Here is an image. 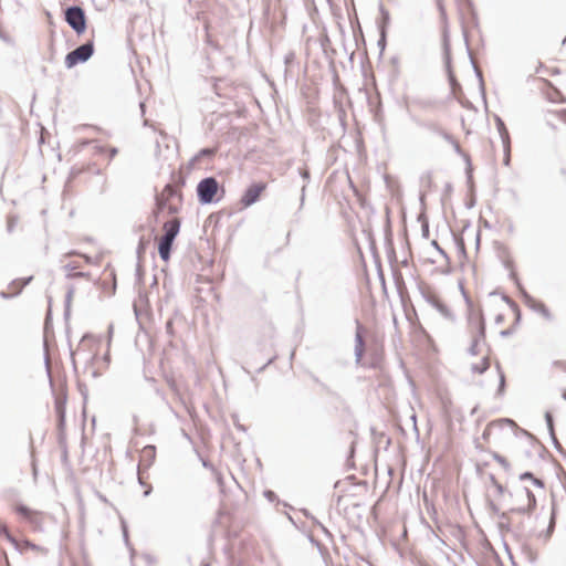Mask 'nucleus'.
Wrapping results in <instances>:
<instances>
[{"label": "nucleus", "instance_id": "9b49d317", "mask_svg": "<svg viewBox=\"0 0 566 566\" xmlns=\"http://www.w3.org/2000/svg\"><path fill=\"white\" fill-rule=\"evenodd\" d=\"M543 86L541 90L543 91L546 98L552 103H566V97L560 92L559 88L553 86L549 82L543 81Z\"/></svg>", "mask_w": 566, "mask_h": 566}, {"label": "nucleus", "instance_id": "f8f14e48", "mask_svg": "<svg viewBox=\"0 0 566 566\" xmlns=\"http://www.w3.org/2000/svg\"><path fill=\"white\" fill-rule=\"evenodd\" d=\"M499 130L503 140L504 150H505V165H509L510 163V151H511V142L510 136L506 127L504 126V123L499 119Z\"/></svg>", "mask_w": 566, "mask_h": 566}, {"label": "nucleus", "instance_id": "a211bd4d", "mask_svg": "<svg viewBox=\"0 0 566 566\" xmlns=\"http://www.w3.org/2000/svg\"><path fill=\"white\" fill-rule=\"evenodd\" d=\"M69 255H78L80 258H82L84 260L85 263L92 262V256L88 253L73 251V252H70Z\"/></svg>", "mask_w": 566, "mask_h": 566}, {"label": "nucleus", "instance_id": "423d86ee", "mask_svg": "<svg viewBox=\"0 0 566 566\" xmlns=\"http://www.w3.org/2000/svg\"><path fill=\"white\" fill-rule=\"evenodd\" d=\"M179 229L180 220L176 217L166 221L163 226L164 235L158 240V252L164 261H168L170 258V249Z\"/></svg>", "mask_w": 566, "mask_h": 566}, {"label": "nucleus", "instance_id": "9d476101", "mask_svg": "<svg viewBox=\"0 0 566 566\" xmlns=\"http://www.w3.org/2000/svg\"><path fill=\"white\" fill-rule=\"evenodd\" d=\"M65 20L77 34L83 33L86 29L85 14L80 7L69 8L65 12Z\"/></svg>", "mask_w": 566, "mask_h": 566}, {"label": "nucleus", "instance_id": "6ab92c4d", "mask_svg": "<svg viewBox=\"0 0 566 566\" xmlns=\"http://www.w3.org/2000/svg\"><path fill=\"white\" fill-rule=\"evenodd\" d=\"M90 150L93 155H98V156H102L105 151L103 148H101L98 146H92Z\"/></svg>", "mask_w": 566, "mask_h": 566}, {"label": "nucleus", "instance_id": "dca6fc26", "mask_svg": "<svg viewBox=\"0 0 566 566\" xmlns=\"http://www.w3.org/2000/svg\"><path fill=\"white\" fill-rule=\"evenodd\" d=\"M455 245L459 252V256L462 260H467V249L463 238L461 237H454Z\"/></svg>", "mask_w": 566, "mask_h": 566}, {"label": "nucleus", "instance_id": "39448f33", "mask_svg": "<svg viewBox=\"0 0 566 566\" xmlns=\"http://www.w3.org/2000/svg\"><path fill=\"white\" fill-rule=\"evenodd\" d=\"M182 206V196L171 185L164 187L157 196V214H176Z\"/></svg>", "mask_w": 566, "mask_h": 566}, {"label": "nucleus", "instance_id": "b1692460", "mask_svg": "<svg viewBox=\"0 0 566 566\" xmlns=\"http://www.w3.org/2000/svg\"><path fill=\"white\" fill-rule=\"evenodd\" d=\"M546 420H547L549 427H552V421L553 420H552V416L549 413H546Z\"/></svg>", "mask_w": 566, "mask_h": 566}, {"label": "nucleus", "instance_id": "393cba45", "mask_svg": "<svg viewBox=\"0 0 566 566\" xmlns=\"http://www.w3.org/2000/svg\"><path fill=\"white\" fill-rule=\"evenodd\" d=\"M201 154L202 155H210V154H212V151L210 149H202Z\"/></svg>", "mask_w": 566, "mask_h": 566}, {"label": "nucleus", "instance_id": "412c9836", "mask_svg": "<svg viewBox=\"0 0 566 566\" xmlns=\"http://www.w3.org/2000/svg\"><path fill=\"white\" fill-rule=\"evenodd\" d=\"M558 117L566 123V109L557 112Z\"/></svg>", "mask_w": 566, "mask_h": 566}, {"label": "nucleus", "instance_id": "aec40b11", "mask_svg": "<svg viewBox=\"0 0 566 566\" xmlns=\"http://www.w3.org/2000/svg\"><path fill=\"white\" fill-rule=\"evenodd\" d=\"M32 277H28L27 280H23V281H14L12 283V286H15V285H19L20 287L24 286L25 284H28L30 281H31Z\"/></svg>", "mask_w": 566, "mask_h": 566}, {"label": "nucleus", "instance_id": "cd10ccee", "mask_svg": "<svg viewBox=\"0 0 566 566\" xmlns=\"http://www.w3.org/2000/svg\"><path fill=\"white\" fill-rule=\"evenodd\" d=\"M44 128H41V142H44V135H43Z\"/></svg>", "mask_w": 566, "mask_h": 566}, {"label": "nucleus", "instance_id": "0eeeda50", "mask_svg": "<svg viewBox=\"0 0 566 566\" xmlns=\"http://www.w3.org/2000/svg\"><path fill=\"white\" fill-rule=\"evenodd\" d=\"M219 190L218 181L212 178L202 179L197 187L199 201L202 203H210L214 200Z\"/></svg>", "mask_w": 566, "mask_h": 566}, {"label": "nucleus", "instance_id": "f03ea898", "mask_svg": "<svg viewBox=\"0 0 566 566\" xmlns=\"http://www.w3.org/2000/svg\"><path fill=\"white\" fill-rule=\"evenodd\" d=\"M492 483L509 511L517 514L531 513L536 505V492L543 491L541 480L533 478L531 473H524L506 494L504 486L492 478Z\"/></svg>", "mask_w": 566, "mask_h": 566}, {"label": "nucleus", "instance_id": "4468645a", "mask_svg": "<svg viewBox=\"0 0 566 566\" xmlns=\"http://www.w3.org/2000/svg\"><path fill=\"white\" fill-rule=\"evenodd\" d=\"M363 332H364V328L361 325H358L357 326V331H356V346H355V353H356V357H357V360H360L365 354V342H364V337H363Z\"/></svg>", "mask_w": 566, "mask_h": 566}, {"label": "nucleus", "instance_id": "a878e982", "mask_svg": "<svg viewBox=\"0 0 566 566\" xmlns=\"http://www.w3.org/2000/svg\"><path fill=\"white\" fill-rule=\"evenodd\" d=\"M18 511L21 512L23 515L28 516V513L23 507H19Z\"/></svg>", "mask_w": 566, "mask_h": 566}, {"label": "nucleus", "instance_id": "1a4fd4ad", "mask_svg": "<svg viewBox=\"0 0 566 566\" xmlns=\"http://www.w3.org/2000/svg\"><path fill=\"white\" fill-rule=\"evenodd\" d=\"M266 182H253L245 189V191L241 196L240 205L243 208L252 206L261 198L262 193L266 190Z\"/></svg>", "mask_w": 566, "mask_h": 566}, {"label": "nucleus", "instance_id": "6e6552de", "mask_svg": "<svg viewBox=\"0 0 566 566\" xmlns=\"http://www.w3.org/2000/svg\"><path fill=\"white\" fill-rule=\"evenodd\" d=\"M94 52L93 43H85L65 56V65L71 69L78 63L87 61Z\"/></svg>", "mask_w": 566, "mask_h": 566}, {"label": "nucleus", "instance_id": "2eb2a0df", "mask_svg": "<svg viewBox=\"0 0 566 566\" xmlns=\"http://www.w3.org/2000/svg\"><path fill=\"white\" fill-rule=\"evenodd\" d=\"M65 402H66V396L63 391L60 392V395L55 399V410L59 417L60 424L64 421V415H65Z\"/></svg>", "mask_w": 566, "mask_h": 566}, {"label": "nucleus", "instance_id": "bb28decb", "mask_svg": "<svg viewBox=\"0 0 566 566\" xmlns=\"http://www.w3.org/2000/svg\"><path fill=\"white\" fill-rule=\"evenodd\" d=\"M432 244L441 252L443 253V251L439 248L438 243L436 241L432 242Z\"/></svg>", "mask_w": 566, "mask_h": 566}, {"label": "nucleus", "instance_id": "5701e85b", "mask_svg": "<svg viewBox=\"0 0 566 566\" xmlns=\"http://www.w3.org/2000/svg\"><path fill=\"white\" fill-rule=\"evenodd\" d=\"M108 151H109V158H113L117 154V150L115 148H109Z\"/></svg>", "mask_w": 566, "mask_h": 566}, {"label": "nucleus", "instance_id": "f257e3e1", "mask_svg": "<svg viewBox=\"0 0 566 566\" xmlns=\"http://www.w3.org/2000/svg\"><path fill=\"white\" fill-rule=\"evenodd\" d=\"M482 447L492 451L494 460L509 467V459H523L528 455L526 432L510 419L491 421L482 433Z\"/></svg>", "mask_w": 566, "mask_h": 566}, {"label": "nucleus", "instance_id": "ddd939ff", "mask_svg": "<svg viewBox=\"0 0 566 566\" xmlns=\"http://www.w3.org/2000/svg\"><path fill=\"white\" fill-rule=\"evenodd\" d=\"M531 307L544 319L553 321L554 315L546 304L541 301H533Z\"/></svg>", "mask_w": 566, "mask_h": 566}, {"label": "nucleus", "instance_id": "7ed1b4c3", "mask_svg": "<svg viewBox=\"0 0 566 566\" xmlns=\"http://www.w3.org/2000/svg\"><path fill=\"white\" fill-rule=\"evenodd\" d=\"M465 342L471 355L480 357L479 361L471 363L472 369L482 374L490 367V349L485 340V325L482 315L473 314L469 317Z\"/></svg>", "mask_w": 566, "mask_h": 566}, {"label": "nucleus", "instance_id": "20e7f679", "mask_svg": "<svg viewBox=\"0 0 566 566\" xmlns=\"http://www.w3.org/2000/svg\"><path fill=\"white\" fill-rule=\"evenodd\" d=\"M486 315L493 321L497 333L506 335L517 324L520 311L515 303L506 298H500L488 304Z\"/></svg>", "mask_w": 566, "mask_h": 566}, {"label": "nucleus", "instance_id": "c85d7f7f", "mask_svg": "<svg viewBox=\"0 0 566 566\" xmlns=\"http://www.w3.org/2000/svg\"><path fill=\"white\" fill-rule=\"evenodd\" d=\"M449 75H450V81H451L452 83H454V77H453V75H452V73H451V72L449 73Z\"/></svg>", "mask_w": 566, "mask_h": 566}, {"label": "nucleus", "instance_id": "4be33fe9", "mask_svg": "<svg viewBox=\"0 0 566 566\" xmlns=\"http://www.w3.org/2000/svg\"><path fill=\"white\" fill-rule=\"evenodd\" d=\"M46 369H48L49 375L51 376V373H52V365H51V363H50L49 357H46Z\"/></svg>", "mask_w": 566, "mask_h": 566}, {"label": "nucleus", "instance_id": "f3484780", "mask_svg": "<svg viewBox=\"0 0 566 566\" xmlns=\"http://www.w3.org/2000/svg\"><path fill=\"white\" fill-rule=\"evenodd\" d=\"M156 453V449L153 446H147L143 449V455L154 459Z\"/></svg>", "mask_w": 566, "mask_h": 566}]
</instances>
